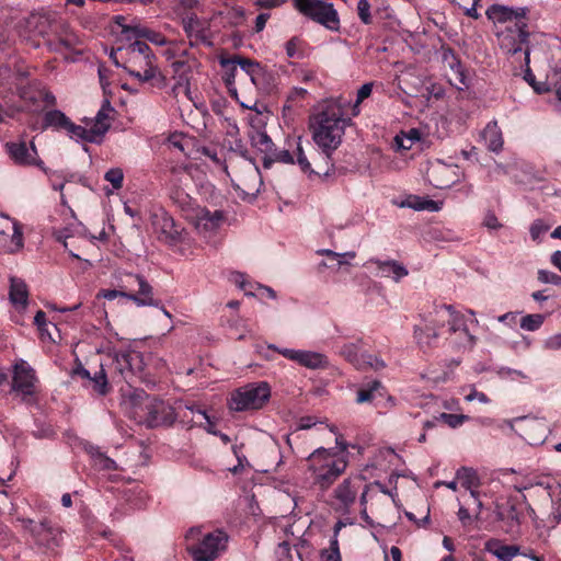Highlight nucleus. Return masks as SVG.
<instances>
[{"label":"nucleus","instance_id":"obj_49","mask_svg":"<svg viewBox=\"0 0 561 561\" xmlns=\"http://www.w3.org/2000/svg\"><path fill=\"white\" fill-rule=\"evenodd\" d=\"M467 419L468 416L463 414H451L443 412L435 420L443 421L451 428H456L460 426Z\"/></svg>","mask_w":561,"mask_h":561},{"label":"nucleus","instance_id":"obj_40","mask_svg":"<svg viewBox=\"0 0 561 561\" xmlns=\"http://www.w3.org/2000/svg\"><path fill=\"white\" fill-rule=\"evenodd\" d=\"M546 317L541 313L526 314L520 319V329L529 332L537 331L541 328Z\"/></svg>","mask_w":561,"mask_h":561},{"label":"nucleus","instance_id":"obj_6","mask_svg":"<svg viewBox=\"0 0 561 561\" xmlns=\"http://www.w3.org/2000/svg\"><path fill=\"white\" fill-rule=\"evenodd\" d=\"M271 398V387L266 381L250 382L230 393L227 407L232 412L257 411Z\"/></svg>","mask_w":561,"mask_h":561},{"label":"nucleus","instance_id":"obj_13","mask_svg":"<svg viewBox=\"0 0 561 561\" xmlns=\"http://www.w3.org/2000/svg\"><path fill=\"white\" fill-rule=\"evenodd\" d=\"M367 485L360 476H351L345 478L333 491V497L337 502L336 510L343 513H350L355 504L357 496Z\"/></svg>","mask_w":561,"mask_h":561},{"label":"nucleus","instance_id":"obj_44","mask_svg":"<svg viewBox=\"0 0 561 561\" xmlns=\"http://www.w3.org/2000/svg\"><path fill=\"white\" fill-rule=\"evenodd\" d=\"M442 57L444 61L448 62L451 70H454L458 77L459 82L465 84V75L461 71V66L451 48H443Z\"/></svg>","mask_w":561,"mask_h":561},{"label":"nucleus","instance_id":"obj_57","mask_svg":"<svg viewBox=\"0 0 561 561\" xmlns=\"http://www.w3.org/2000/svg\"><path fill=\"white\" fill-rule=\"evenodd\" d=\"M300 44L301 41L298 37H293L285 44L286 54L289 58H300L302 56L299 50Z\"/></svg>","mask_w":561,"mask_h":561},{"label":"nucleus","instance_id":"obj_59","mask_svg":"<svg viewBox=\"0 0 561 561\" xmlns=\"http://www.w3.org/2000/svg\"><path fill=\"white\" fill-rule=\"evenodd\" d=\"M357 11L359 19L368 24L370 22V4L367 0H358Z\"/></svg>","mask_w":561,"mask_h":561},{"label":"nucleus","instance_id":"obj_35","mask_svg":"<svg viewBox=\"0 0 561 561\" xmlns=\"http://www.w3.org/2000/svg\"><path fill=\"white\" fill-rule=\"evenodd\" d=\"M251 145L261 152L270 156L273 152L274 144L271 137L262 130H254L250 135Z\"/></svg>","mask_w":561,"mask_h":561},{"label":"nucleus","instance_id":"obj_26","mask_svg":"<svg viewBox=\"0 0 561 561\" xmlns=\"http://www.w3.org/2000/svg\"><path fill=\"white\" fill-rule=\"evenodd\" d=\"M362 344L363 341L357 340L356 342L345 343L340 350V354L357 369L364 367L366 356V353L362 352Z\"/></svg>","mask_w":561,"mask_h":561},{"label":"nucleus","instance_id":"obj_27","mask_svg":"<svg viewBox=\"0 0 561 561\" xmlns=\"http://www.w3.org/2000/svg\"><path fill=\"white\" fill-rule=\"evenodd\" d=\"M114 111L108 100H105L99 110L95 122L93 126L91 127L94 131L95 136L99 138H102L105 133L110 129V114Z\"/></svg>","mask_w":561,"mask_h":561},{"label":"nucleus","instance_id":"obj_52","mask_svg":"<svg viewBox=\"0 0 561 561\" xmlns=\"http://www.w3.org/2000/svg\"><path fill=\"white\" fill-rule=\"evenodd\" d=\"M550 229V225L546 224L541 219L535 220L530 226V236L534 241H538L540 237Z\"/></svg>","mask_w":561,"mask_h":561},{"label":"nucleus","instance_id":"obj_12","mask_svg":"<svg viewBox=\"0 0 561 561\" xmlns=\"http://www.w3.org/2000/svg\"><path fill=\"white\" fill-rule=\"evenodd\" d=\"M228 537L221 530L205 535L199 543L190 548L194 561H213L226 550Z\"/></svg>","mask_w":561,"mask_h":561},{"label":"nucleus","instance_id":"obj_4","mask_svg":"<svg viewBox=\"0 0 561 561\" xmlns=\"http://www.w3.org/2000/svg\"><path fill=\"white\" fill-rule=\"evenodd\" d=\"M170 196L182 208L184 218L202 237H211L222 225L225 217L221 210L210 211L205 207L193 205L191 197L183 190L175 188Z\"/></svg>","mask_w":561,"mask_h":561},{"label":"nucleus","instance_id":"obj_36","mask_svg":"<svg viewBox=\"0 0 561 561\" xmlns=\"http://www.w3.org/2000/svg\"><path fill=\"white\" fill-rule=\"evenodd\" d=\"M69 118L59 110H51L45 113L43 127H54L57 129H66Z\"/></svg>","mask_w":561,"mask_h":561},{"label":"nucleus","instance_id":"obj_15","mask_svg":"<svg viewBox=\"0 0 561 561\" xmlns=\"http://www.w3.org/2000/svg\"><path fill=\"white\" fill-rule=\"evenodd\" d=\"M151 226L157 238L165 243L173 244L181 239L182 228L163 209L151 214Z\"/></svg>","mask_w":561,"mask_h":561},{"label":"nucleus","instance_id":"obj_29","mask_svg":"<svg viewBox=\"0 0 561 561\" xmlns=\"http://www.w3.org/2000/svg\"><path fill=\"white\" fill-rule=\"evenodd\" d=\"M456 479L460 482L461 486L470 492L473 499H477L478 488L480 486V479L477 472L471 468L462 467L456 472Z\"/></svg>","mask_w":561,"mask_h":561},{"label":"nucleus","instance_id":"obj_31","mask_svg":"<svg viewBox=\"0 0 561 561\" xmlns=\"http://www.w3.org/2000/svg\"><path fill=\"white\" fill-rule=\"evenodd\" d=\"M168 407L163 401L152 399L146 404L147 410V423L149 426L154 427L164 423V417L161 415L165 412Z\"/></svg>","mask_w":561,"mask_h":561},{"label":"nucleus","instance_id":"obj_22","mask_svg":"<svg viewBox=\"0 0 561 561\" xmlns=\"http://www.w3.org/2000/svg\"><path fill=\"white\" fill-rule=\"evenodd\" d=\"M10 302L18 309L24 310L28 305V288L26 283L19 277H10Z\"/></svg>","mask_w":561,"mask_h":561},{"label":"nucleus","instance_id":"obj_43","mask_svg":"<svg viewBox=\"0 0 561 561\" xmlns=\"http://www.w3.org/2000/svg\"><path fill=\"white\" fill-rule=\"evenodd\" d=\"M148 30V27L141 25L138 21H133L129 26H124V35L126 39L131 43L145 38V34Z\"/></svg>","mask_w":561,"mask_h":561},{"label":"nucleus","instance_id":"obj_45","mask_svg":"<svg viewBox=\"0 0 561 561\" xmlns=\"http://www.w3.org/2000/svg\"><path fill=\"white\" fill-rule=\"evenodd\" d=\"M79 44L80 39L77 35L66 32L65 34L58 36L57 43L54 45V49L60 50L61 48H66L72 50L76 49Z\"/></svg>","mask_w":561,"mask_h":561},{"label":"nucleus","instance_id":"obj_46","mask_svg":"<svg viewBox=\"0 0 561 561\" xmlns=\"http://www.w3.org/2000/svg\"><path fill=\"white\" fill-rule=\"evenodd\" d=\"M551 77L552 73L548 76V82L536 83L535 75L530 69H527L524 75V79L534 88L537 93H545L551 90Z\"/></svg>","mask_w":561,"mask_h":561},{"label":"nucleus","instance_id":"obj_51","mask_svg":"<svg viewBox=\"0 0 561 561\" xmlns=\"http://www.w3.org/2000/svg\"><path fill=\"white\" fill-rule=\"evenodd\" d=\"M373 92V83L371 82H367V83H364L357 91V98H356V102L354 104V108H353V115H357L358 114V105L367 98L370 96Z\"/></svg>","mask_w":561,"mask_h":561},{"label":"nucleus","instance_id":"obj_41","mask_svg":"<svg viewBox=\"0 0 561 561\" xmlns=\"http://www.w3.org/2000/svg\"><path fill=\"white\" fill-rule=\"evenodd\" d=\"M382 388L379 380H373L367 383L366 388H362L357 391V403L370 402L375 398V393Z\"/></svg>","mask_w":561,"mask_h":561},{"label":"nucleus","instance_id":"obj_9","mask_svg":"<svg viewBox=\"0 0 561 561\" xmlns=\"http://www.w3.org/2000/svg\"><path fill=\"white\" fill-rule=\"evenodd\" d=\"M500 48L510 55L519 51L525 53L526 65L529 64V49L527 46L529 33L526 22H515L513 25H505L496 31Z\"/></svg>","mask_w":561,"mask_h":561},{"label":"nucleus","instance_id":"obj_34","mask_svg":"<svg viewBox=\"0 0 561 561\" xmlns=\"http://www.w3.org/2000/svg\"><path fill=\"white\" fill-rule=\"evenodd\" d=\"M88 453L92 459L93 466L98 470H103V471L117 470L116 462L112 458H110L105 454H103L99 449V447L91 446L88 449Z\"/></svg>","mask_w":561,"mask_h":561},{"label":"nucleus","instance_id":"obj_33","mask_svg":"<svg viewBox=\"0 0 561 561\" xmlns=\"http://www.w3.org/2000/svg\"><path fill=\"white\" fill-rule=\"evenodd\" d=\"M134 353L127 351L113 352L111 354V366L121 376L131 370V360Z\"/></svg>","mask_w":561,"mask_h":561},{"label":"nucleus","instance_id":"obj_50","mask_svg":"<svg viewBox=\"0 0 561 561\" xmlns=\"http://www.w3.org/2000/svg\"><path fill=\"white\" fill-rule=\"evenodd\" d=\"M104 179L112 184L113 188L119 190L123 186V170L121 168H112L105 173Z\"/></svg>","mask_w":561,"mask_h":561},{"label":"nucleus","instance_id":"obj_38","mask_svg":"<svg viewBox=\"0 0 561 561\" xmlns=\"http://www.w3.org/2000/svg\"><path fill=\"white\" fill-rule=\"evenodd\" d=\"M66 130L71 138L77 140H84L88 142H96L99 140L92 128L87 129L80 125H76L70 119L67 124Z\"/></svg>","mask_w":561,"mask_h":561},{"label":"nucleus","instance_id":"obj_25","mask_svg":"<svg viewBox=\"0 0 561 561\" xmlns=\"http://www.w3.org/2000/svg\"><path fill=\"white\" fill-rule=\"evenodd\" d=\"M481 141L493 152H500L503 148V136L496 121L486 124L481 133Z\"/></svg>","mask_w":561,"mask_h":561},{"label":"nucleus","instance_id":"obj_56","mask_svg":"<svg viewBox=\"0 0 561 561\" xmlns=\"http://www.w3.org/2000/svg\"><path fill=\"white\" fill-rule=\"evenodd\" d=\"M455 339L451 341L458 348L472 350L477 343V337L473 335V342L471 345L467 344V336L462 330H458L457 333H450Z\"/></svg>","mask_w":561,"mask_h":561},{"label":"nucleus","instance_id":"obj_24","mask_svg":"<svg viewBox=\"0 0 561 561\" xmlns=\"http://www.w3.org/2000/svg\"><path fill=\"white\" fill-rule=\"evenodd\" d=\"M484 550L501 561H512L513 558L520 554L518 546L504 545L501 540L494 538L484 543Z\"/></svg>","mask_w":561,"mask_h":561},{"label":"nucleus","instance_id":"obj_48","mask_svg":"<svg viewBox=\"0 0 561 561\" xmlns=\"http://www.w3.org/2000/svg\"><path fill=\"white\" fill-rule=\"evenodd\" d=\"M321 559L322 561H342L339 540L336 538L331 539L330 548L322 551Z\"/></svg>","mask_w":561,"mask_h":561},{"label":"nucleus","instance_id":"obj_37","mask_svg":"<svg viewBox=\"0 0 561 561\" xmlns=\"http://www.w3.org/2000/svg\"><path fill=\"white\" fill-rule=\"evenodd\" d=\"M90 385L94 392L99 396H105L110 391V386L107 381L106 371L104 369V365H100V369L91 376Z\"/></svg>","mask_w":561,"mask_h":561},{"label":"nucleus","instance_id":"obj_60","mask_svg":"<svg viewBox=\"0 0 561 561\" xmlns=\"http://www.w3.org/2000/svg\"><path fill=\"white\" fill-rule=\"evenodd\" d=\"M482 225L488 228V229H491V230H497L502 227L501 222L499 221L496 215L491 211V210H488L484 215V218H483V221H482Z\"/></svg>","mask_w":561,"mask_h":561},{"label":"nucleus","instance_id":"obj_8","mask_svg":"<svg viewBox=\"0 0 561 561\" xmlns=\"http://www.w3.org/2000/svg\"><path fill=\"white\" fill-rule=\"evenodd\" d=\"M294 8L302 15L325 26L331 31H337L340 19L337 11L327 0H293Z\"/></svg>","mask_w":561,"mask_h":561},{"label":"nucleus","instance_id":"obj_18","mask_svg":"<svg viewBox=\"0 0 561 561\" xmlns=\"http://www.w3.org/2000/svg\"><path fill=\"white\" fill-rule=\"evenodd\" d=\"M527 12V8L513 9L502 4H492L485 14L493 23L504 25L512 22H524Z\"/></svg>","mask_w":561,"mask_h":561},{"label":"nucleus","instance_id":"obj_23","mask_svg":"<svg viewBox=\"0 0 561 561\" xmlns=\"http://www.w3.org/2000/svg\"><path fill=\"white\" fill-rule=\"evenodd\" d=\"M369 263L374 264L381 277H392L394 282H399L408 275V270L396 260L381 261L371 259Z\"/></svg>","mask_w":561,"mask_h":561},{"label":"nucleus","instance_id":"obj_20","mask_svg":"<svg viewBox=\"0 0 561 561\" xmlns=\"http://www.w3.org/2000/svg\"><path fill=\"white\" fill-rule=\"evenodd\" d=\"M520 422L519 435L529 445L536 446L545 443L548 436V426L542 420L523 419Z\"/></svg>","mask_w":561,"mask_h":561},{"label":"nucleus","instance_id":"obj_2","mask_svg":"<svg viewBox=\"0 0 561 561\" xmlns=\"http://www.w3.org/2000/svg\"><path fill=\"white\" fill-rule=\"evenodd\" d=\"M123 68L139 82H152L154 87L165 85V78L156 65V57L142 41H134L118 48Z\"/></svg>","mask_w":561,"mask_h":561},{"label":"nucleus","instance_id":"obj_47","mask_svg":"<svg viewBox=\"0 0 561 561\" xmlns=\"http://www.w3.org/2000/svg\"><path fill=\"white\" fill-rule=\"evenodd\" d=\"M274 161H279L283 163H294V158L288 150H282L279 152H272L270 156H265L263 164L265 168H270L272 162Z\"/></svg>","mask_w":561,"mask_h":561},{"label":"nucleus","instance_id":"obj_17","mask_svg":"<svg viewBox=\"0 0 561 561\" xmlns=\"http://www.w3.org/2000/svg\"><path fill=\"white\" fill-rule=\"evenodd\" d=\"M369 501L382 502L383 504H389L390 501L396 502L394 495L387 491L381 483L375 482L373 485H365V489H363V492L359 495V503L362 506V517L366 522H369V516L367 514V504Z\"/></svg>","mask_w":561,"mask_h":561},{"label":"nucleus","instance_id":"obj_7","mask_svg":"<svg viewBox=\"0 0 561 561\" xmlns=\"http://www.w3.org/2000/svg\"><path fill=\"white\" fill-rule=\"evenodd\" d=\"M423 319L427 325H433L436 332L447 325L449 333H457L458 330H462L467 336V344L471 345L473 342V334L467 328L465 316L450 305L436 306Z\"/></svg>","mask_w":561,"mask_h":561},{"label":"nucleus","instance_id":"obj_16","mask_svg":"<svg viewBox=\"0 0 561 561\" xmlns=\"http://www.w3.org/2000/svg\"><path fill=\"white\" fill-rule=\"evenodd\" d=\"M183 58L171 62L172 76L176 81L174 90L183 88L186 92L190 90V80L193 69L197 66V60L188 54L186 49L182 50Z\"/></svg>","mask_w":561,"mask_h":561},{"label":"nucleus","instance_id":"obj_30","mask_svg":"<svg viewBox=\"0 0 561 561\" xmlns=\"http://www.w3.org/2000/svg\"><path fill=\"white\" fill-rule=\"evenodd\" d=\"M439 333L435 331L433 325H427L426 321L423 320L422 324L415 325L414 337L420 347H432L435 341L438 339Z\"/></svg>","mask_w":561,"mask_h":561},{"label":"nucleus","instance_id":"obj_1","mask_svg":"<svg viewBox=\"0 0 561 561\" xmlns=\"http://www.w3.org/2000/svg\"><path fill=\"white\" fill-rule=\"evenodd\" d=\"M351 118H345L341 105L329 104L323 111L311 118L310 130L312 140L328 159L342 144L345 127Z\"/></svg>","mask_w":561,"mask_h":561},{"label":"nucleus","instance_id":"obj_5","mask_svg":"<svg viewBox=\"0 0 561 561\" xmlns=\"http://www.w3.org/2000/svg\"><path fill=\"white\" fill-rule=\"evenodd\" d=\"M224 169L230 178L236 190L244 195L254 196L262 185L261 173L255 162L242 156L239 159L231 158Z\"/></svg>","mask_w":561,"mask_h":561},{"label":"nucleus","instance_id":"obj_54","mask_svg":"<svg viewBox=\"0 0 561 561\" xmlns=\"http://www.w3.org/2000/svg\"><path fill=\"white\" fill-rule=\"evenodd\" d=\"M385 367H386V363L383 362V359L366 353V356L364 359V367L360 369L366 370V369L370 368L374 370H380V369H383Z\"/></svg>","mask_w":561,"mask_h":561},{"label":"nucleus","instance_id":"obj_53","mask_svg":"<svg viewBox=\"0 0 561 561\" xmlns=\"http://www.w3.org/2000/svg\"><path fill=\"white\" fill-rule=\"evenodd\" d=\"M537 278L542 284L561 285V276L547 270H539Z\"/></svg>","mask_w":561,"mask_h":561},{"label":"nucleus","instance_id":"obj_64","mask_svg":"<svg viewBox=\"0 0 561 561\" xmlns=\"http://www.w3.org/2000/svg\"><path fill=\"white\" fill-rule=\"evenodd\" d=\"M551 88L554 89L558 99V110L561 111V78H559L558 70H553L551 77Z\"/></svg>","mask_w":561,"mask_h":561},{"label":"nucleus","instance_id":"obj_63","mask_svg":"<svg viewBox=\"0 0 561 561\" xmlns=\"http://www.w3.org/2000/svg\"><path fill=\"white\" fill-rule=\"evenodd\" d=\"M543 347L550 351L561 350V333H557L547 337L543 342Z\"/></svg>","mask_w":561,"mask_h":561},{"label":"nucleus","instance_id":"obj_11","mask_svg":"<svg viewBox=\"0 0 561 561\" xmlns=\"http://www.w3.org/2000/svg\"><path fill=\"white\" fill-rule=\"evenodd\" d=\"M20 522L22 527L31 534L37 546L50 551L60 546L62 541L61 530L49 520L44 519L36 523L33 519L23 518Z\"/></svg>","mask_w":561,"mask_h":561},{"label":"nucleus","instance_id":"obj_10","mask_svg":"<svg viewBox=\"0 0 561 561\" xmlns=\"http://www.w3.org/2000/svg\"><path fill=\"white\" fill-rule=\"evenodd\" d=\"M35 370L25 362L14 365L11 391L25 403L35 401L37 392Z\"/></svg>","mask_w":561,"mask_h":561},{"label":"nucleus","instance_id":"obj_61","mask_svg":"<svg viewBox=\"0 0 561 561\" xmlns=\"http://www.w3.org/2000/svg\"><path fill=\"white\" fill-rule=\"evenodd\" d=\"M457 516L463 527H468L477 520L476 516H472L463 505L459 506Z\"/></svg>","mask_w":561,"mask_h":561},{"label":"nucleus","instance_id":"obj_62","mask_svg":"<svg viewBox=\"0 0 561 561\" xmlns=\"http://www.w3.org/2000/svg\"><path fill=\"white\" fill-rule=\"evenodd\" d=\"M145 39H148L152 44H156L158 46H163L168 44L167 38L159 32H156L153 30H148V32L145 34Z\"/></svg>","mask_w":561,"mask_h":561},{"label":"nucleus","instance_id":"obj_14","mask_svg":"<svg viewBox=\"0 0 561 561\" xmlns=\"http://www.w3.org/2000/svg\"><path fill=\"white\" fill-rule=\"evenodd\" d=\"M267 347L278 352L285 358L293 360L308 369H321L329 366L328 357L320 352L285 347L280 348L274 344H270Z\"/></svg>","mask_w":561,"mask_h":561},{"label":"nucleus","instance_id":"obj_32","mask_svg":"<svg viewBox=\"0 0 561 561\" xmlns=\"http://www.w3.org/2000/svg\"><path fill=\"white\" fill-rule=\"evenodd\" d=\"M442 202H436L428 198H422L419 196H410L408 199L401 203V207H408L414 210H430L438 211L442 209Z\"/></svg>","mask_w":561,"mask_h":561},{"label":"nucleus","instance_id":"obj_58","mask_svg":"<svg viewBox=\"0 0 561 561\" xmlns=\"http://www.w3.org/2000/svg\"><path fill=\"white\" fill-rule=\"evenodd\" d=\"M420 139L421 133L415 128L410 129L408 134H405V140L409 142V145H404V139H401L399 136L396 137V140L399 144V146L404 149H410L412 147V144Z\"/></svg>","mask_w":561,"mask_h":561},{"label":"nucleus","instance_id":"obj_39","mask_svg":"<svg viewBox=\"0 0 561 561\" xmlns=\"http://www.w3.org/2000/svg\"><path fill=\"white\" fill-rule=\"evenodd\" d=\"M222 67H229V66H237L239 65L243 71H245L248 75L254 73L255 69L259 68V64L242 57H236L231 59H221L220 61Z\"/></svg>","mask_w":561,"mask_h":561},{"label":"nucleus","instance_id":"obj_19","mask_svg":"<svg viewBox=\"0 0 561 561\" xmlns=\"http://www.w3.org/2000/svg\"><path fill=\"white\" fill-rule=\"evenodd\" d=\"M183 30L190 39V46L210 44L208 41L207 23L197 15L191 14L182 20Z\"/></svg>","mask_w":561,"mask_h":561},{"label":"nucleus","instance_id":"obj_21","mask_svg":"<svg viewBox=\"0 0 561 561\" xmlns=\"http://www.w3.org/2000/svg\"><path fill=\"white\" fill-rule=\"evenodd\" d=\"M5 150L14 163L20 165L37 164V149L34 142L28 148L24 141L7 142Z\"/></svg>","mask_w":561,"mask_h":561},{"label":"nucleus","instance_id":"obj_3","mask_svg":"<svg viewBox=\"0 0 561 561\" xmlns=\"http://www.w3.org/2000/svg\"><path fill=\"white\" fill-rule=\"evenodd\" d=\"M306 460L314 484L323 491L328 490L348 466L345 446L342 451H337L336 448L319 447Z\"/></svg>","mask_w":561,"mask_h":561},{"label":"nucleus","instance_id":"obj_28","mask_svg":"<svg viewBox=\"0 0 561 561\" xmlns=\"http://www.w3.org/2000/svg\"><path fill=\"white\" fill-rule=\"evenodd\" d=\"M134 278L139 286L138 295L129 294V295H126V298L135 301L138 306H152L153 305L152 287L140 275H135Z\"/></svg>","mask_w":561,"mask_h":561},{"label":"nucleus","instance_id":"obj_55","mask_svg":"<svg viewBox=\"0 0 561 561\" xmlns=\"http://www.w3.org/2000/svg\"><path fill=\"white\" fill-rule=\"evenodd\" d=\"M188 140L181 134H173L168 138V146L170 148L176 149L180 152L185 151V147L187 146Z\"/></svg>","mask_w":561,"mask_h":561},{"label":"nucleus","instance_id":"obj_42","mask_svg":"<svg viewBox=\"0 0 561 561\" xmlns=\"http://www.w3.org/2000/svg\"><path fill=\"white\" fill-rule=\"evenodd\" d=\"M10 238V244L5 248V252L15 253L23 248V231L16 220H13V233Z\"/></svg>","mask_w":561,"mask_h":561}]
</instances>
